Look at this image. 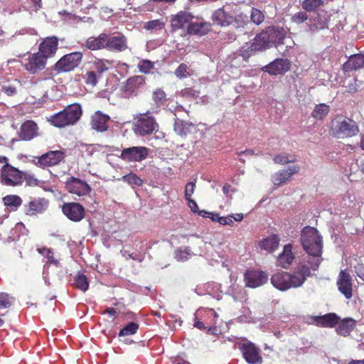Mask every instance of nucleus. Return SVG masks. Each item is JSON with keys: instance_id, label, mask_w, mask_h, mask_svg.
Wrapping results in <instances>:
<instances>
[{"instance_id": "1", "label": "nucleus", "mask_w": 364, "mask_h": 364, "mask_svg": "<svg viewBox=\"0 0 364 364\" xmlns=\"http://www.w3.org/2000/svg\"><path fill=\"white\" fill-rule=\"evenodd\" d=\"M301 243L310 257L321 258L323 240L317 229L306 226L301 233Z\"/></svg>"}, {"instance_id": "2", "label": "nucleus", "mask_w": 364, "mask_h": 364, "mask_svg": "<svg viewBox=\"0 0 364 364\" xmlns=\"http://www.w3.org/2000/svg\"><path fill=\"white\" fill-rule=\"evenodd\" d=\"M82 114L80 104L73 103L66 106L63 110L50 116V123L54 127L64 128L75 124Z\"/></svg>"}, {"instance_id": "3", "label": "nucleus", "mask_w": 364, "mask_h": 364, "mask_svg": "<svg viewBox=\"0 0 364 364\" xmlns=\"http://www.w3.org/2000/svg\"><path fill=\"white\" fill-rule=\"evenodd\" d=\"M272 47L269 41V34L262 30L256 34L250 42L245 43L238 50L239 55L245 61L259 52L264 51Z\"/></svg>"}, {"instance_id": "4", "label": "nucleus", "mask_w": 364, "mask_h": 364, "mask_svg": "<svg viewBox=\"0 0 364 364\" xmlns=\"http://www.w3.org/2000/svg\"><path fill=\"white\" fill-rule=\"evenodd\" d=\"M322 259L308 256L297 263L293 272L295 286L301 287L308 277L318 269Z\"/></svg>"}, {"instance_id": "5", "label": "nucleus", "mask_w": 364, "mask_h": 364, "mask_svg": "<svg viewBox=\"0 0 364 364\" xmlns=\"http://www.w3.org/2000/svg\"><path fill=\"white\" fill-rule=\"evenodd\" d=\"M358 127L355 121L342 116H336L331 122L329 133L336 138L352 137L358 133Z\"/></svg>"}, {"instance_id": "6", "label": "nucleus", "mask_w": 364, "mask_h": 364, "mask_svg": "<svg viewBox=\"0 0 364 364\" xmlns=\"http://www.w3.org/2000/svg\"><path fill=\"white\" fill-rule=\"evenodd\" d=\"M83 53L80 51L70 53L62 56L50 69V75L56 76L73 71L82 63Z\"/></svg>"}, {"instance_id": "7", "label": "nucleus", "mask_w": 364, "mask_h": 364, "mask_svg": "<svg viewBox=\"0 0 364 364\" xmlns=\"http://www.w3.org/2000/svg\"><path fill=\"white\" fill-rule=\"evenodd\" d=\"M9 159L0 156V164H4L0 171V181L7 186H17L23 183V171L9 163Z\"/></svg>"}, {"instance_id": "8", "label": "nucleus", "mask_w": 364, "mask_h": 364, "mask_svg": "<svg viewBox=\"0 0 364 364\" xmlns=\"http://www.w3.org/2000/svg\"><path fill=\"white\" fill-rule=\"evenodd\" d=\"M151 114L150 111H147L134 117L133 131L136 134L145 136L151 134L158 129V123Z\"/></svg>"}, {"instance_id": "9", "label": "nucleus", "mask_w": 364, "mask_h": 364, "mask_svg": "<svg viewBox=\"0 0 364 364\" xmlns=\"http://www.w3.org/2000/svg\"><path fill=\"white\" fill-rule=\"evenodd\" d=\"M65 158V154L61 150L49 151L40 156L34 157L32 161L36 166L46 168L58 165Z\"/></svg>"}, {"instance_id": "10", "label": "nucleus", "mask_w": 364, "mask_h": 364, "mask_svg": "<svg viewBox=\"0 0 364 364\" xmlns=\"http://www.w3.org/2000/svg\"><path fill=\"white\" fill-rule=\"evenodd\" d=\"M149 149L146 146H131L122 150L119 158L126 162H141L149 155Z\"/></svg>"}, {"instance_id": "11", "label": "nucleus", "mask_w": 364, "mask_h": 364, "mask_svg": "<svg viewBox=\"0 0 364 364\" xmlns=\"http://www.w3.org/2000/svg\"><path fill=\"white\" fill-rule=\"evenodd\" d=\"M239 349L243 358L249 364H259L262 361L260 350L253 343L247 341L239 343Z\"/></svg>"}, {"instance_id": "12", "label": "nucleus", "mask_w": 364, "mask_h": 364, "mask_svg": "<svg viewBox=\"0 0 364 364\" xmlns=\"http://www.w3.org/2000/svg\"><path fill=\"white\" fill-rule=\"evenodd\" d=\"M272 285L280 291H286L290 288H297L299 286H295L293 278V274L286 272H277L274 274L271 279Z\"/></svg>"}, {"instance_id": "13", "label": "nucleus", "mask_w": 364, "mask_h": 364, "mask_svg": "<svg viewBox=\"0 0 364 364\" xmlns=\"http://www.w3.org/2000/svg\"><path fill=\"white\" fill-rule=\"evenodd\" d=\"M105 49L115 53H122L128 49L127 38L122 33L116 36H109L106 33Z\"/></svg>"}, {"instance_id": "14", "label": "nucleus", "mask_w": 364, "mask_h": 364, "mask_svg": "<svg viewBox=\"0 0 364 364\" xmlns=\"http://www.w3.org/2000/svg\"><path fill=\"white\" fill-rule=\"evenodd\" d=\"M65 188L68 192L78 196H86L91 191V188L89 184L73 176L67 179Z\"/></svg>"}, {"instance_id": "15", "label": "nucleus", "mask_w": 364, "mask_h": 364, "mask_svg": "<svg viewBox=\"0 0 364 364\" xmlns=\"http://www.w3.org/2000/svg\"><path fill=\"white\" fill-rule=\"evenodd\" d=\"M244 280L246 287L257 288L267 282L268 274L260 270H247L244 274Z\"/></svg>"}, {"instance_id": "16", "label": "nucleus", "mask_w": 364, "mask_h": 364, "mask_svg": "<svg viewBox=\"0 0 364 364\" xmlns=\"http://www.w3.org/2000/svg\"><path fill=\"white\" fill-rule=\"evenodd\" d=\"M48 60L38 51L31 54L23 67L31 74H36L43 70L47 64Z\"/></svg>"}, {"instance_id": "17", "label": "nucleus", "mask_w": 364, "mask_h": 364, "mask_svg": "<svg viewBox=\"0 0 364 364\" xmlns=\"http://www.w3.org/2000/svg\"><path fill=\"white\" fill-rule=\"evenodd\" d=\"M48 200L43 198H35L23 205V212L28 216H36L43 213L48 208Z\"/></svg>"}, {"instance_id": "18", "label": "nucleus", "mask_w": 364, "mask_h": 364, "mask_svg": "<svg viewBox=\"0 0 364 364\" xmlns=\"http://www.w3.org/2000/svg\"><path fill=\"white\" fill-rule=\"evenodd\" d=\"M63 214L73 222H80L85 217V208L78 203H65L62 205Z\"/></svg>"}, {"instance_id": "19", "label": "nucleus", "mask_w": 364, "mask_h": 364, "mask_svg": "<svg viewBox=\"0 0 364 364\" xmlns=\"http://www.w3.org/2000/svg\"><path fill=\"white\" fill-rule=\"evenodd\" d=\"M291 62L287 58H277L262 68V70L271 75H277L290 70Z\"/></svg>"}, {"instance_id": "20", "label": "nucleus", "mask_w": 364, "mask_h": 364, "mask_svg": "<svg viewBox=\"0 0 364 364\" xmlns=\"http://www.w3.org/2000/svg\"><path fill=\"white\" fill-rule=\"evenodd\" d=\"M58 48V39L55 36L43 38L38 46V52L47 60L53 58Z\"/></svg>"}, {"instance_id": "21", "label": "nucleus", "mask_w": 364, "mask_h": 364, "mask_svg": "<svg viewBox=\"0 0 364 364\" xmlns=\"http://www.w3.org/2000/svg\"><path fill=\"white\" fill-rule=\"evenodd\" d=\"M337 286L340 292L345 296L347 299L352 297L353 284L350 275L346 271H341L337 280Z\"/></svg>"}, {"instance_id": "22", "label": "nucleus", "mask_w": 364, "mask_h": 364, "mask_svg": "<svg viewBox=\"0 0 364 364\" xmlns=\"http://www.w3.org/2000/svg\"><path fill=\"white\" fill-rule=\"evenodd\" d=\"M330 16L327 12L322 11L318 12L314 17L309 19V27L312 32H317L328 28Z\"/></svg>"}, {"instance_id": "23", "label": "nucleus", "mask_w": 364, "mask_h": 364, "mask_svg": "<svg viewBox=\"0 0 364 364\" xmlns=\"http://www.w3.org/2000/svg\"><path fill=\"white\" fill-rule=\"evenodd\" d=\"M193 16L187 11H180L171 18V31H176L185 26H188L193 20Z\"/></svg>"}, {"instance_id": "24", "label": "nucleus", "mask_w": 364, "mask_h": 364, "mask_svg": "<svg viewBox=\"0 0 364 364\" xmlns=\"http://www.w3.org/2000/svg\"><path fill=\"white\" fill-rule=\"evenodd\" d=\"M109 120V116L102 114L100 111H97L91 117L90 126L96 132H104L108 129L107 124Z\"/></svg>"}, {"instance_id": "25", "label": "nucleus", "mask_w": 364, "mask_h": 364, "mask_svg": "<svg viewBox=\"0 0 364 364\" xmlns=\"http://www.w3.org/2000/svg\"><path fill=\"white\" fill-rule=\"evenodd\" d=\"M38 135V126L32 120L24 122L19 129L18 136L21 140L30 141Z\"/></svg>"}, {"instance_id": "26", "label": "nucleus", "mask_w": 364, "mask_h": 364, "mask_svg": "<svg viewBox=\"0 0 364 364\" xmlns=\"http://www.w3.org/2000/svg\"><path fill=\"white\" fill-rule=\"evenodd\" d=\"M264 31L269 34V41L272 46L284 44V40L287 35L284 28L273 26L266 28Z\"/></svg>"}, {"instance_id": "27", "label": "nucleus", "mask_w": 364, "mask_h": 364, "mask_svg": "<svg viewBox=\"0 0 364 364\" xmlns=\"http://www.w3.org/2000/svg\"><path fill=\"white\" fill-rule=\"evenodd\" d=\"M232 15L226 11L224 7L219 8L214 11L211 20L213 22L221 27L230 26L232 24Z\"/></svg>"}, {"instance_id": "28", "label": "nucleus", "mask_w": 364, "mask_h": 364, "mask_svg": "<svg viewBox=\"0 0 364 364\" xmlns=\"http://www.w3.org/2000/svg\"><path fill=\"white\" fill-rule=\"evenodd\" d=\"M166 94L161 88L154 90L151 96L150 112L151 114H158L166 102Z\"/></svg>"}, {"instance_id": "29", "label": "nucleus", "mask_w": 364, "mask_h": 364, "mask_svg": "<svg viewBox=\"0 0 364 364\" xmlns=\"http://www.w3.org/2000/svg\"><path fill=\"white\" fill-rule=\"evenodd\" d=\"M299 170L300 167L298 165L280 170L273 175L272 182L276 186H280L290 179L294 174L297 173Z\"/></svg>"}, {"instance_id": "30", "label": "nucleus", "mask_w": 364, "mask_h": 364, "mask_svg": "<svg viewBox=\"0 0 364 364\" xmlns=\"http://www.w3.org/2000/svg\"><path fill=\"white\" fill-rule=\"evenodd\" d=\"M340 320V317L335 313H328L323 316L314 317L315 324L319 327L333 328Z\"/></svg>"}, {"instance_id": "31", "label": "nucleus", "mask_w": 364, "mask_h": 364, "mask_svg": "<svg viewBox=\"0 0 364 364\" xmlns=\"http://www.w3.org/2000/svg\"><path fill=\"white\" fill-rule=\"evenodd\" d=\"M106 33H102L97 36L87 38L83 46L90 50H99L105 49Z\"/></svg>"}, {"instance_id": "32", "label": "nucleus", "mask_w": 364, "mask_h": 364, "mask_svg": "<svg viewBox=\"0 0 364 364\" xmlns=\"http://www.w3.org/2000/svg\"><path fill=\"white\" fill-rule=\"evenodd\" d=\"M364 66V55L355 54L349 57L348 60L343 65L342 70L344 73L357 70Z\"/></svg>"}, {"instance_id": "33", "label": "nucleus", "mask_w": 364, "mask_h": 364, "mask_svg": "<svg viewBox=\"0 0 364 364\" xmlns=\"http://www.w3.org/2000/svg\"><path fill=\"white\" fill-rule=\"evenodd\" d=\"M336 332L342 336H348L353 331L356 326V321L352 318L347 317L342 320H339L336 325Z\"/></svg>"}, {"instance_id": "34", "label": "nucleus", "mask_w": 364, "mask_h": 364, "mask_svg": "<svg viewBox=\"0 0 364 364\" xmlns=\"http://www.w3.org/2000/svg\"><path fill=\"white\" fill-rule=\"evenodd\" d=\"M294 259V255L292 252V245L287 244L284 245L283 252L278 256V265L282 268H288Z\"/></svg>"}, {"instance_id": "35", "label": "nucleus", "mask_w": 364, "mask_h": 364, "mask_svg": "<svg viewBox=\"0 0 364 364\" xmlns=\"http://www.w3.org/2000/svg\"><path fill=\"white\" fill-rule=\"evenodd\" d=\"M210 27L211 25L208 22H191L187 27V33L192 35L204 36L209 32Z\"/></svg>"}, {"instance_id": "36", "label": "nucleus", "mask_w": 364, "mask_h": 364, "mask_svg": "<svg viewBox=\"0 0 364 364\" xmlns=\"http://www.w3.org/2000/svg\"><path fill=\"white\" fill-rule=\"evenodd\" d=\"M279 245V238L277 235H272L266 238H264L259 242V247L268 251L272 252L275 251Z\"/></svg>"}, {"instance_id": "37", "label": "nucleus", "mask_w": 364, "mask_h": 364, "mask_svg": "<svg viewBox=\"0 0 364 364\" xmlns=\"http://www.w3.org/2000/svg\"><path fill=\"white\" fill-rule=\"evenodd\" d=\"M144 83V77L141 75H134L127 80L125 90L126 91L134 92H136Z\"/></svg>"}, {"instance_id": "38", "label": "nucleus", "mask_w": 364, "mask_h": 364, "mask_svg": "<svg viewBox=\"0 0 364 364\" xmlns=\"http://www.w3.org/2000/svg\"><path fill=\"white\" fill-rule=\"evenodd\" d=\"M193 128L194 125L192 123L181 119H177L174 123L175 132L181 136L191 132V129Z\"/></svg>"}, {"instance_id": "39", "label": "nucleus", "mask_w": 364, "mask_h": 364, "mask_svg": "<svg viewBox=\"0 0 364 364\" xmlns=\"http://www.w3.org/2000/svg\"><path fill=\"white\" fill-rule=\"evenodd\" d=\"M5 206L9 207L11 211H16L22 205V199L17 195H7L2 198Z\"/></svg>"}, {"instance_id": "40", "label": "nucleus", "mask_w": 364, "mask_h": 364, "mask_svg": "<svg viewBox=\"0 0 364 364\" xmlns=\"http://www.w3.org/2000/svg\"><path fill=\"white\" fill-rule=\"evenodd\" d=\"M329 112L330 106L324 103H321L314 107L311 115L315 119L322 121L328 114Z\"/></svg>"}, {"instance_id": "41", "label": "nucleus", "mask_w": 364, "mask_h": 364, "mask_svg": "<svg viewBox=\"0 0 364 364\" xmlns=\"http://www.w3.org/2000/svg\"><path fill=\"white\" fill-rule=\"evenodd\" d=\"M73 281V285L76 289L83 292L86 291L88 289L89 281L84 274L78 272L74 277Z\"/></svg>"}, {"instance_id": "42", "label": "nucleus", "mask_w": 364, "mask_h": 364, "mask_svg": "<svg viewBox=\"0 0 364 364\" xmlns=\"http://www.w3.org/2000/svg\"><path fill=\"white\" fill-rule=\"evenodd\" d=\"M296 161V156L287 152H283L277 154L273 158V161L277 164L285 165L290 163H294Z\"/></svg>"}, {"instance_id": "43", "label": "nucleus", "mask_w": 364, "mask_h": 364, "mask_svg": "<svg viewBox=\"0 0 364 364\" xmlns=\"http://www.w3.org/2000/svg\"><path fill=\"white\" fill-rule=\"evenodd\" d=\"M232 26L236 29L244 28L249 23L248 16L243 12H240L235 16H232Z\"/></svg>"}, {"instance_id": "44", "label": "nucleus", "mask_w": 364, "mask_h": 364, "mask_svg": "<svg viewBox=\"0 0 364 364\" xmlns=\"http://www.w3.org/2000/svg\"><path fill=\"white\" fill-rule=\"evenodd\" d=\"M324 4L323 0H304L301 6L308 12L314 11Z\"/></svg>"}, {"instance_id": "45", "label": "nucleus", "mask_w": 364, "mask_h": 364, "mask_svg": "<svg viewBox=\"0 0 364 364\" xmlns=\"http://www.w3.org/2000/svg\"><path fill=\"white\" fill-rule=\"evenodd\" d=\"M265 19L264 14L257 8H252L250 11V21L256 26L261 25Z\"/></svg>"}, {"instance_id": "46", "label": "nucleus", "mask_w": 364, "mask_h": 364, "mask_svg": "<svg viewBox=\"0 0 364 364\" xmlns=\"http://www.w3.org/2000/svg\"><path fill=\"white\" fill-rule=\"evenodd\" d=\"M121 180L131 186L136 185L137 186H141L144 183V181L140 177L132 172L123 176Z\"/></svg>"}, {"instance_id": "47", "label": "nucleus", "mask_w": 364, "mask_h": 364, "mask_svg": "<svg viewBox=\"0 0 364 364\" xmlns=\"http://www.w3.org/2000/svg\"><path fill=\"white\" fill-rule=\"evenodd\" d=\"M191 255L192 252L189 247H179L175 251V258L178 261H186Z\"/></svg>"}, {"instance_id": "48", "label": "nucleus", "mask_w": 364, "mask_h": 364, "mask_svg": "<svg viewBox=\"0 0 364 364\" xmlns=\"http://www.w3.org/2000/svg\"><path fill=\"white\" fill-rule=\"evenodd\" d=\"M139 324L135 322H130L122 328L119 333V336H125L133 335L136 333L139 329Z\"/></svg>"}, {"instance_id": "49", "label": "nucleus", "mask_w": 364, "mask_h": 364, "mask_svg": "<svg viewBox=\"0 0 364 364\" xmlns=\"http://www.w3.org/2000/svg\"><path fill=\"white\" fill-rule=\"evenodd\" d=\"M38 252L43 257H46L50 264H53L56 266L59 264V262L54 257L53 252L51 249L43 247L42 248H38Z\"/></svg>"}, {"instance_id": "50", "label": "nucleus", "mask_w": 364, "mask_h": 364, "mask_svg": "<svg viewBox=\"0 0 364 364\" xmlns=\"http://www.w3.org/2000/svg\"><path fill=\"white\" fill-rule=\"evenodd\" d=\"M174 74L178 78H186L191 75V69L186 63H181L175 70Z\"/></svg>"}, {"instance_id": "51", "label": "nucleus", "mask_w": 364, "mask_h": 364, "mask_svg": "<svg viewBox=\"0 0 364 364\" xmlns=\"http://www.w3.org/2000/svg\"><path fill=\"white\" fill-rule=\"evenodd\" d=\"M108 63H109V60L99 58H95L93 62L95 69L99 74H102L108 70V67L107 66Z\"/></svg>"}, {"instance_id": "52", "label": "nucleus", "mask_w": 364, "mask_h": 364, "mask_svg": "<svg viewBox=\"0 0 364 364\" xmlns=\"http://www.w3.org/2000/svg\"><path fill=\"white\" fill-rule=\"evenodd\" d=\"M154 63L149 60H142L138 64L139 70L144 74H148L154 69Z\"/></svg>"}, {"instance_id": "53", "label": "nucleus", "mask_w": 364, "mask_h": 364, "mask_svg": "<svg viewBox=\"0 0 364 364\" xmlns=\"http://www.w3.org/2000/svg\"><path fill=\"white\" fill-rule=\"evenodd\" d=\"M14 301V298L9 294L0 292V309L9 308Z\"/></svg>"}, {"instance_id": "54", "label": "nucleus", "mask_w": 364, "mask_h": 364, "mask_svg": "<svg viewBox=\"0 0 364 364\" xmlns=\"http://www.w3.org/2000/svg\"><path fill=\"white\" fill-rule=\"evenodd\" d=\"M83 79L87 85L95 86L98 82L97 74L95 71H87L84 75Z\"/></svg>"}, {"instance_id": "55", "label": "nucleus", "mask_w": 364, "mask_h": 364, "mask_svg": "<svg viewBox=\"0 0 364 364\" xmlns=\"http://www.w3.org/2000/svg\"><path fill=\"white\" fill-rule=\"evenodd\" d=\"M25 181L27 186H36L40 183V181L36 178L33 174L23 171V181Z\"/></svg>"}, {"instance_id": "56", "label": "nucleus", "mask_w": 364, "mask_h": 364, "mask_svg": "<svg viewBox=\"0 0 364 364\" xmlns=\"http://www.w3.org/2000/svg\"><path fill=\"white\" fill-rule=\"evenodd\" d=\"M164 26V23L159 19L151 20L146 22L144 28L146 30H153L156 28L161 29Z\"/></svg>"}, {"instance_id": "57", "label": "nucleus", "mask_w": 364, "mask_h": 364, "mask_svg": "<svg viewBox=\"0 0 364 364\" xmlns=\"http://www.w3.org/2000/svg\"><path fill=\"white\" fill-rule=\"evenodd\" d=\"M307 19L308 15L303 11L297 12L291 17V21L297 24L302 23Z\"/></svg>"}, {"instance_id": "58", "label": "nucleus", "mask_w": 364, "mask_h": 364, "mask_svg": "<svg viewBox=\"0 0 364 364\" xmlns=\"http://www.w3.org/2000/svg\"><path fill=\"white\" fill-rule=\"evenodd\" d=\"M1 91L7 96L11 97L17 93V88L12 85H2Z\"/></svg>"}, {"instance_id": "59", "label": "nucleus", "mask_w": 364, "mask_h": 364, "mask_svg": "<svg viewBox=\"0 0 364 364\" xmlns=\"http://www.w3.org/2000/svg\"><path fill=\"white\" fill-rule=\"evenodd\" d=\"M195 187H196V184L193 182H188L186 185L185 192H184L185 199H188V198H191V196L194 193Z\"/></svg>"}, {"instance_id": "60", "label": "nucleus", "mask_w": 364, "mask_h": 364, "mask_svg": "<svg viewBox=\"0 0 364 364\" xmlns=\"http://www.w3.org/2000/svg\"><path fill=\"white\" fill-rule=\"evenodd\" d=\"M232 215H230L228 217H221L220 218L219 223L222 225H232L233 220H232Z\"/></svg>"}, {"instance_id": "61", "label": "nucleus", "mask_w": 364, "mask_h": 364, "mask_svg": "<svg viewBox=\"0 0 364 364\" xmlns=\"http://www.w3.org/2000/svg\"><path fill=\"white\" fill-rule=\"evenodd\" d=\"M186 200L188 201V207L191 208V211L193 213H197L198 210L197 203L194 200L191 199V198Z\"/></svg>"}, {"instance_id": "62", "label": "nucleus", "mask_w": 364, "mask_h": 364, "mask_svg": "<svg viewBox=\"0 0 364 364\" xmlns=\"http://www.w3.org/2000/svg\"><path fill=\"white\" fill-rule=\"evenodd\" d=\"M28 1L32 5V7L33 8V9L36 11L42 8L41 0H28Z\"/></svg>"}, {"instance_id": "63", "label": "nucleus", "mask_w": 364, "mask_h": 364, "mask_svg": "<svg viewBox=\"0 0 364 364\" xmlns=\"http://www.w3.org/2000/svg\"><path fill=\"white\" fill-rule=\"evenodd\" d=\"M357 276L364 282V266L359 265L355 267Z\"/></svg>"}, {"instance_id": "64", "label": "nucleus", "mask_w": 364, "mask_h": 364, "mask_svg": "<svg viewBox=\"0 0 364 364\" xmlns=\"http://www.w3.org/2000/svg\"><path fill=\"white\" fill-rule=\"evenodd\" d=\"M237 154L239 156H241L242 154H245L247 156H253V155H255V151L252 149H247L245 151H237Z\"/></svg>"}]
</instances>
